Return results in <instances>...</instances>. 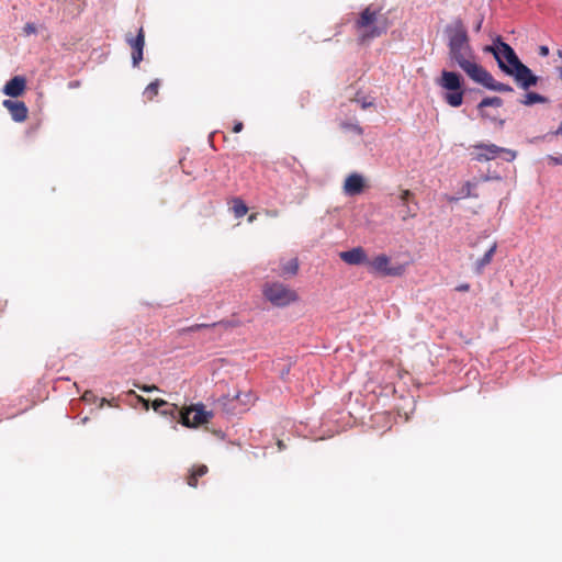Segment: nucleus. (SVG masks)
<instances>
[{
  "label": "nucleus",
  "instance_id": "nucleus-11",
  "mask_svg": "<svg viewBox=\"0 0 562 562\" xmlns=\"http://www.w3.org/2000/svg\"><path fill=\"white\" fill-rule=\"evenodd\" d=\"M339 258L347 265L350 266H359L367 265L368 266V255L362 247H353L350 250L341 251L339 254Z\"/></svg>",
  "mask_w": 562,
  "mask_h": 562
},
{
  "label": "nucleus",
  "instance_id": "nucleus-39",
  "mask_svg": "<svg viewBox=\"0 0 562 562\" xmlns=\"http://www.w3.org/2000/svg\"><path fill=\"white\" fill-rule=\"evenodd\" d=\"M481 26H482V20L477 22V24L475 26V31H480Z\"/></svg>",
  "mask_w": 562,
  "mask_h": 562
},
{
  "label": "nucleus",
  "instance_id": "nucleus-22",
  "mask_svg": "<svg viewBox=\"0 0 562 562\" xmlns=\"http://www.w3.org/2000/svg\"><path fill=\"white\" fill-rule=\"evenodd\" d=\"M475 186H476V183H473L471 181L465 182L460 191V196L461 198L476 196V194H474L472 192V190Z\"/></svg>",
  "mask_w": 562,
  "mask_h": 562
},
{
  "label": "nucleus",
  "instance_id": "nucleus-37",
  "mask_svg": "<svg viewBox=\"0 0 562 562\" xmlns=\"http://www.w3.org/2000/svg\"><path fill=\"white\" fill-rule=\"evenodd\" d=\"M555 135H562V121L558 130L554 132Z\"/></svg>",
  "mask_w": 562,
  "mask_h": 562
},
{
  "label": "nucleus",
  "instance_id": "nucleus-29",
  "mask_svg": "<svg viewBox=\"0 0 562 562\" xmlns=\"http://www.w3.org/2000/svg\"><path fill=\"white\" fill-rule=\"evenodd\" d=\"M167 405V402L165 400H161V398H157L153 402V408L154 411L158 412L160 409V407Z\"/></svg>",
  "mask_w": 562,
  "mask_h": 562
},
{
  "label": "nucleus",
  "instance_id": "nucleus-19",
  "mask_svg": "<svg viewBox=\"0 0 562 562\" xmlns=\"http://www.w3.org/2000/svg\"><path fill=\"white\" fill-rule=\"evenodd\" d=\"M207 472L206 465H199L189 476L188 484L192 487L196 486V477L203 476Z\"/></svg>",
  "mask_w": 562,
  "mask_h": 562
},
{
  "label": "nucleus",
  "instance_id": "nucleus-17",
  "mask_svg": "<svg viewBox=\"0 0 562 562\" xmlns=\"http://www.w3.org/2000/svg\"><path fill=\"white\" fill-rule=\"evenodd\" d=\"M524 105L530 106L536 103H544L547 102V98L537 93V92H527L525 98L520 101Z\"/></svg>",
  "mask_w": 562,
  "mask_h": 562
},
{
  "label": "nucleus",
  "instance_id": "nucleus-40",
  "mask_svg": "<svg viewBox=\"0 0 562 562\" xmlns=\"http://www.w3.org/2000/svg\"><path fill=\"white\" fill-rule=\"evenodd\" d=\"M279 449L282 450L284 448L283 442L281 440L278 441Z\"/></svg>",
  "mask_w": 562,
  "mask_h": 562
},
{
  "label": "nucleus",
  "instance_id": "nucleus-23",
  "mask_svg": "<svg viewBox=\"0 0 562 562\" xmlns=\"http://www.w3.org/2000/svg\"><path fill=\"white\" fill-rule=\"evenodd\" d=\"M341 127L344 130H346V131L356 133L357 135H361L362 134V128L357 123L342 122L341 123Z\"/></svg>",
  "mask_w": 562,
  "mask_h": 562
},
{
  "label": "nucleus",
  "instance_id": "nucleus-16",
  "mask_svg": "<svg viewBox=\"0 0 562 562\" xmlns=\"http://www.w3.org/2000/svg\"><path fill=\"white\" fill-rule=\"evenodd\" d=\"M497 244L494 241L492 243L487 249L484 251V255L482 258H479L474 263V269L476 273H481L484 268L491 263L493 256L496 251Z\"/></svg>",
  "mask_w": 562,
  "mask_h": 562
},
{
  "label": "nucleus",
  "instance_id": "nucleus-12",
  "mask_svg": "<svg viewBox=\"0 0 562 562\" xmlns=\"http://www.w3.org/2000/svg\"><path fill=\"white\" fill-rule=\"evenodd\" d=\"M363 188V177L357 172L349 175L344 182V193L348 196L360 194Z\"/></svg>",
  "mask_w": 562,
  "mask_h": 562
},
{
  "label": "nucleus",
  "instance_id": "nucleus-24",
  "mask_svg": "<svg viewBox=\"0 0 562 562\" xmlns=\"http://www.w3.org/2000/svg\"><path fill=\"white\" fill-rule=\"evenodd\" d=\"M236 400L238 402H240L243 405H248L250 402H252L254 400V395L248 392V393H240V394H237L236 395Z\"/></svg>",
  "mask_w": 562,
  "mask_h": 562
},
{
  "label": "nucleus",
  "instance_id": "nucleus-38",
  "mask_svg": "<svg viewBox=\"0 0 562 562\" xmlns=\"http://www.w3.org/2000/svg\"><path fill=\"white\" fill-rule=\"evenodd\" d=\"M255 220H256V214L249 215V217H248L249 223H252Z\"/></svg>",
  "mask_w": 562,
  "mask_h": 562
},
{
  "label": "nucleus",
  "instance_id": "nucleus-35",
  "mask_svg": "<svg viewBox=\"0 0 562 562\" xmlns=\"http://www.w3.org/2000/svg\"><path fill=\"white\" fill-rule=\"evenodd\" d=\"M371 105H372V102H370V101L363 100V101L361 102V106H362L363 109H367V108H369V106H371Z\"/></svg>",
  "mask_w": 562,
  "mask_h": 562
},
{
  "label": "nucleus",
  "instance_id": "nucleus-32",
  "mask_svg": "<svg viewBox=\"0 0 562 562\" xmlns=\"http://www.w3.org/2000/svg\"><path fill=\"white\" fill-rule=\"evenodd\" d=\"M549 159L553 165H562V156H559V157L550 156Z\"/></svg>",
  "mask_w": 562,
  "mask_h": 562
},
{
  "label": "nucleus",
  "instance_id": "nucleus-36",
  "mask_svg": "<svg viewBox=\"0 0 562 562\" xmlns=\"http://www.w3.org/2000/svg\"><path fill=\"white\" fill-rule=\"evenodd\" d=\"M458 290L459 291H468L469 290V285L468 284H462V285L458 286Z\"/></svg>",
  "mask_w": 562,
  "mask_h": 562
},
{
  "label": "nucleus",
  "instance_id": "nucleus-4",
  "mask_svg": "<svg viewBox=\"0 0 562 562\" xmlns=\"http://www.w3.org/2000/svg\"><path fill=\"white\" fill-rule=\"evenodd\" d=\"M485 53H491L502 71L516 68L521 61L510 45L505 43L501 36H496L491 45L484 47Z\"/></svg>",
  "mask_w": 562,
  "mask_h": 562
},
{
  "label": "nucleus",
  "instance_id": "nucleus-5",
  "mask_svg": "<svg viewBox=\"0 0 562 562\" xmlns=\"http://www.w3.org/2000/svg\"><path fill=\"white\" fill-rule=\"evenodd\" d=\"M368 269L371 273L383 277H400L405 270L404 265H392L391 258L380 254L368 261Z\"/></svg>",
  "mask_w": 562,
  "mask_h": 562
},
{
  "label": "nucleus",
  "instance_id": "nucleus-28",
  "mask_svg": "<svg viewBox=\"0 0 562 562\" xmlns=\"http://www.w3.org/2000/svg\"><path fill=\"white\" fill-rule=\"evenodd\" d=\"M409 196H411V191H408V190H403V191L401 192L400 200H401V202H402V204H403V205H408V204H407V201H408Z\"/></svg>",
  "mask_w": 562,
  "mask_h": 562
},
{
  "label": "nucleus",
  "instance_id": "nucleus-7",
  "mask_svg": "<svg viewBox=\"0 0 562 562\" xmlns=\"http://www.w3.org/2000/svg\"><path fill=\"white\" fill-rule=\"evenodd\" d=\"M265 296L276 306H285L294 302L296 293L282 283L268 284L265 288Z\"/></svg>",
  "mask_w": 562,
  "mask_h": 562
},
{
  "label": "nucleus",
  "instance_id": "nucleus-14",
  "mask_svg": "<svg viewBox=\"0 0 562 562\" xmlns=\"http://www.w3.org/2000/svg\"><path fill=\"white\" fill-rule=\"evenodd\" d=\"M127 43L133 49L132 61L133 66L136 67L143 60V49L145 45V36L143 29L139 30L136 37H127Z\"/></svg>",
  "mask_w": 562,
  "mask_h": 562
},
{
  "label": "nucleus",
  "instance_id": "nucleus-30",
  "mask_svg": "<svg viewBox=\"0 0 562 562\" xmlns=\"http://www.w3.org/2000/svg\"><path fill=\"white\" fill-rule=\"evenodd\" d=\"M137 387L148 393L153 391H159V389L156 385H137Z\"/></svg>",
  "mask_w": 562,
  "mask_h": 562
},
{
  "label": "nucleus",
  "instance_id": "nucleus-41",
  "mask_svg": "<svg viewBox=\"0 0 562 562\" xmlns=\"http://www.w3.org/2000/svg\"><path fill=\"white\" fill-rule=\"evenodd\" d=\"M209 326L207 325H204V324H201V325H196L195 328H207Z\"/></svg>",
  "mask_w": 562,
  "mask_h": 562
},
{
  "label": "nucleus",
  "instance_id": "nucleus-13",
  "mask_svg": "<svg viewBox=\"0 0 562 562\" xmlns=\"http://www.w3.org/2000/svg\"><path fill=\"white\" fill-rule=\"evenodd\" d=\"M3 106L10 112V115L15 122H23L27 117V108L24 102L16 100H4Z\"/></svg>",
  "mask_w": 562,
  "mask_h": 562
},
{
  "label": "nucleus",
  "instance_id": "nucleus-10",
  "mask_svg": "<svg viewBox=\"0 0 562 562\" xmlns=\"http://www.w3.org/2000/svg\"><path fill=\"white\" fill-rule=\"evenodd\" d=\"M473 81L485 87L488 90L497 92L514 91L513 87H510L509 85L496 81L494 77L485 68H482V70L477 74Z\"/></svg>",
  "mask_w": 562,
  "mask_h": 562
},
{
  "label": "nucleus",
  "instance_id": "nucleus-1",
  "mask_svg": "<svg viewBox=\"0 0 562 562\" xmlns=\"http://www.w3.org/2000/svg\"><path fill=\"white\" fill-rule=\"evenodd\" d=\"M445 33L448 37V56L451 65L458 66L473 80L483 67L476 61L463 22L456 19L446 26Z\"/></svg>",
  "mask_w": 562,
  "mask_h": 562
},
{
  "label": "nucleus",
  "instance_id": "nucleus-9",
  "mask_svg": "<svg viewBox=\"0 0 562 562\" xmlns=\"http://www.w3.org/2000/svg\"><path fill=\"white\" fill-rule=\"evenodd\" d=\"M506 75L514 77L516 83L524 90H528L539 81V77L522 63H520L516 68L506 70Z\"/></svg>",
  "mask_w": 562,
  "mask_h": 562
},
{
  "label": "nucleus",
  "instance_id": "nucleus-25",
  "mask_svg": "<svg viewBox=\"0 0 562 562\" xmlns=\"http://www.w3.org/2000/svg\"><path fill=\"white\" fill-rule=\"evenodd\" d=\"M405 210L402 211V218L407 220L409 217H414L416 215V209H413L411 205H404Z\"/></svg>",
  "mask_w": 562,
  "mask_h": 562
},
{
  "label": "nucleus",
  "instance_id": "nucleus-8",
  "mask_svg": "<svg viewBox=\"0 0 562 562\" xmlns=\"http://www.w3.org/2000/svg\"><path fill=\"white\" fill-rule=\"evenodd\" d=\"M180 422L183 426L198 427L200 425L206 424L213 417V413L206 411L204 405L196 404L184 408L180 413Z\"/></svg>",
  "mask_w": 562,
  "mask_h": 562
},
{
  "label": "nucleus",
  "instance_id": "nucleus-6",
  "mask_svg": "<svg viewBox=\"0 0 562 562\" xmlns=\"http://www.w3.org/2000/svg\"><path fill=\"white\" fill-rule=\"evenodd\" d=\"M473 158L477 161H488L494 159L497 155H503L506 161H513L517 156L516 151L494 144H475L473 145Z\"/></svg>",
  "mask_w": 562,
  "mask_h": 562
},
{
  "label": "nucleus",
  "instance_id": "nucleus-3",
  "mask_svg": "<svg viewBox=\"0 0 562 562\" xmlns=\"http://www.w3.org/2000/svg\"><path fill=\"white\" fill-rule=\"evenodd\" d=\"M437 85L446 90L443 100L453 108H458L463 103L464 92L461 85V76L458 72L442 70Z\"/></svg>",
  "mask_w": 562,
  "mask_h": 562
},
{
  "label": "nucleus",
  "instance_id": "nucleus-33",
  "mask_svg": "<svg viewBox=\"0 0 562 562\" xmlns=\"http://www.w3.org/2000/svg\"><path fill=\"white\" fill-rule=\"evenodd\" d=\"M243 131V123L241 122H237L234 127H233V132L234 133H239Z\"/></svg>",
  "mask_w": 562,
  "mask_h": 562
},
{
  "label": "nucleus",
  "instance_id": "nucleus-18",
  "mask_svg": "<svg viewBox=\"0 0 562 562\" xmlns=\"http://www.w3.org/2000/svg\"><path fill=\"white\" fill-rule=\"evenodd\" d=\"M503 104V100L498 97H490L484 98L477 105L480 110L486 108V106H496L499 108Z\"/></svg>",
  "mask_w": 562,
  "mask_h": 562
},
{
  "label": "nucleus",
  "instance_id": "nucleus-2",
  "mask_svg": "<svg viewBox=\"0 0 562 562\" xmlns=\"http://www.w3.org/2000/svg\"><path fill=\"white\" fill-rule=\"evenodd\" d=\"M356 27L361 43H367L381 36L387 31L386 18L380 13V10L373 7H367L359 15Z\"/></svg>",
  "mask_w": 562,
  "mask_h": 562
},
{
  "label": "nucleus",
  "instance_id": "nucleus-31",
  "mask_svg": "<svg viewBox=\"0 0 562 562\" xmlns=\"http://www.w3.org/2000/svg\"><path fill=\"white\" fill-rule=\"evenodd\" d=\"M539 55H541L543 57L548 56L549 55L548 46H544V45L540 46L539 47Z\"/></svg>",
  "mask_w": 562,
  "mask_h": 562
},
{
  "label": "nucleus",
  "instance_id": "nucleus-21",
  "mask_svg": "<svg viewBox=\"0 0 562 562\" xmlns=\"http://www.w3.org/2000/svg\"><path fill=\"white\" fill-rule=\"evenodd\" d=\"M158 88H159V81L158 80H155L153 82H150L145 91H144V95L148 99V100H151L157 93H158Z\"/></svg>",
  "mask_w": 562,
  "mask_h": 562
},
{
  "label": "nucleus",
  "instance_id": "nucleus-34",
  "mask_svg": "<svg viewBox=\"0 0 562 562\" xmlns=\"http://www.w3.org/2000/svg\"><path fill=\"white\" fill-rule=\"evenodd\" d=\"M138 401L143 403V405L145 406L146 409H148L149 407V402L148 400L142 397V396H137Z\"/></svg>",
  "mask_w": 562,
  "mask_h": 562
},
{
  "label": "nucleus",
  "instance_id": "nucleus-26",
  "mask_svg": "<svg viewBox=\"0 0 562 562\" xmlns=\"http://www.w3.org/2000/svg\"><path fill=\"white\" fill-rule=\"evenodd\" d=\"M297 268H299V266H297L296 260H291L284 267V272L294 274L297 271Z\"/></svg>",
  "mask_w": 562,
  "mask_h": 562
},
{
  "label": "nucleus",
  "instance_id": "nucleus-43",
  "mask_svg": "<svg viewBox=\"0 0 562 562\" xmlns=\"http://www.w3.org/2000/svg\"><path fill=\"white\" fill-rule=\"evenodd\" d=\"M560 77L562 78V68L559 69Z\"/></svg>",
  "mask_w": 562,
  "mask_h": 562
},
{
  "label": "nucleus",
  "instance_id": "nucleus-15",
  "mask_svg": "<svg viewBox=\"0 0 562 562\" xmlns=\"http://www.w3.org/2000/svg\"><path fill=\"white\" fill-rule=\"evenodd\" d=\"M24 89L25 79L23 77L15 76L4 85L2 92L11 98H16L23 93Z\"/></svg>",
  "mask_w": 562,
  "mask_h": 562
},
{
  "label": "nucleus",
  "instance_id": "nucleus-20",
  "mask_svg": "<svg viewBox=\"0 0 562 562\" xmlns=\"http://www.w3.org/2000/svg\"><path fill=\"white\" fill-rule=\"evenodd\" d=\"M233 211H234L235 216L237 218H239L247 214L248 207L241 200L235 199L234 205H233Z\"/></svg>",
  "mask_w": 562,
  "mask_h": 562
},
{
  "label": "nucleus",
  "instance_id": "nucleus-42",
  "mask_svg": "<svg viewBox=\"0 0 562 562\" xmlns=\"http://www.w3.org/2000/svg\"><path fill=\"white\" fill-rule=\"evenodd\" d=\"M77 86H78V83H77V82H70V83H69V87H70V88H75V87H77Z\"/></svg>",
  "mask_w": 562,
  "mask_h": 562
},
{
  "label": "nucleus",
  "instance_id": "nucleus-27",
  "mask_svg": "<svg viewBox=\"0 0 562 562\" xmlns=\"http://www.w3.org/2000/svg\"><path fill=\"white\" fill-rule=\"evenodd\" d=\"M23 33L25 35H31V34H35L36 33V26L34 23H26L25 26L23 27Z\"/></svg>",
  "mask_w": 562,
  "mask_h": 562
}]
</instances>
